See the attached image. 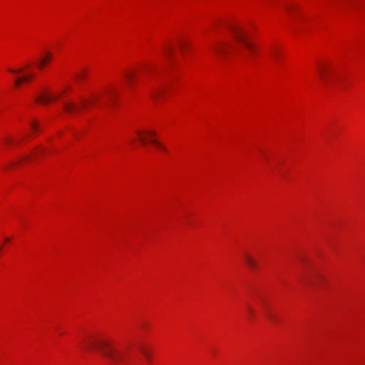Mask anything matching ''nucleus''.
<instances>
[{"instance_id": "f257e3e1", "label": "nucleus", "mask_w": 365, "mask_h": 365, "mask_svg": "<svg viewBox=\"0 0 365 365\" xmlns=\"http://www.w3.org/2000/svg\"><path fill=\"white\" fill-rule=\"evenodd\" d=\"M82 348L86 351L96 350L107 358L112 365H119L118 362L121 360V354L113 349L110 344L101 338L91 336L86 339L82 345Z\"/></svg>"}, {"instance_id": "f03ea898", "label": "nucleus", "mask_w": 365, "mask_h": 365, "mask_svg": "<svg viewBox=\"0 0 365 365\" xmlns=\"http://www.w3.org/2000/svg\"><path fill=\"white\" fill-rule=\"evenodd\" d=\"M98 96H92L91 99L81 98L79 104L76 103L73 101H65L63 103V109L68 115H73L86 108L89 104L97 101Z\"/></svg>"}, {"instance_id": "7ed1b4c3", "label": "nucleus", "mask_w": 365, "mask_h": 365, "mask_svg": "<svg viewBox=\"0 0 365 365\" xmlns=\"http://www.w3.org/2000/svg\"><path fill=\"white\" fill-rule=\"evenodd\" d=\"M227 28L232 33L233 37L237 41L242 43L251 51H254L253 46L247 41L246 35L240 28L232 25H227Z\"/></svg>"}, {"instance_id": "20e7f679", "label": "nucleus", "mask_w": 365, "mask_h": 365, "mask_svg": "<svg viewBox=\"0 0 365 365\" xmlns=\"http://www.w3.org/2000/svg\"><path fill=\"white\" fill-rule=\"evenodd\" d=\"M213 50L220 54L229 53L232 50H235L232 45L227 43H220L213 48Z\"/></svg>"}, {"instance_id": "39448f33", "label": "nucleus", "mask_w": 365, "mask_h": 365, "mask_svg": "<svg viewBox=\"0 0 365 365\" xmlns=\"http://www.w3.org/2000/svg\"><path fill=\"white\" fill-rule=\"evenodd\" d=\"M52 58H53V54L49 51L46 52L38 62L37 66L40 69H43L47 65V63H48L50 62V61L52 59Z\"/></svg>"}, {"instance_id": "423d86ee", "label": "nucleus", "mask_w": 365, "mask_h": 365, "mask_svg": "<svg viewBox=\"0 0 365 365\" xmlns=\"http://www.w3.org/2000/svg\"><path fill=\"white\" fill-rule=\"evenodd\" d=\"M56 98V97H53L49 94L44 93L39 95L36 98V101L41 104H46L51 102V101L55 100Z\"/></svg>"}, {"instance_id": "0eeeda50", "label": "nucleus", "mask_w": 365, "mask_h": 365, "mask_svg": "<svg viewBox=\"0 0 365 365\" xmlns=\"http://www.w3.org/2000/svg\"><path fill=\"white\" fill-rule=\"evenodd\" d=\"M244 259L246 264L251 269H255L257 267V262L248 254H245Z\"/></svg>"}, {"instance_id": "6e6552de", "label": "nucleus", "mask_w": 365, "mask_h": 365, "mask_svg": "<svg viewBox=\"0 0 365 365\" xmlns=\"http://www.w3.org/2000/svg\"><path fill=\"white\" fill-rule=\"evenodd\" d=\"M329 73V70L327 69L326 68H319V76L326 84L330 83Z\"/></svg>"}, {"instance_id": "1a4fd4ad", "label": "nucleus", "mask_w": 365, "mask_h": 365, "mask_svg": "<svg viewBox=\"0 0 365 365\" xmlns=\"http://www.w3.org/2000/svg\"><path fill=\"white\" fill-rule=\"evenodd\" d=\"M150 142L152 143L153 144H154L156 147H158L159 149L162 150L163 151L167 152L166 148L163 144H161L160 142H158L155 140H153V139H151L150 140Z\"/></svg>"}, {"instance_id": "9d476101", "label": "nucleus", "mask_w": 365, "mask_h": 365, "mask_svg": "<svg viewBox=\"0 0 365 365\" xmlns=\"http://www.w3.org/2000/svg\"><path fill=\"white\" fill-rule=\"evenodd\" d=\"M136 133L139 135V140L141 142V143L143 145H145L148 142L147 138L143 136V135L145 134V132L137 130Z\"/></svg>"}, {"instance_id": "9b49d317", "label": "nucleus", "mask_w": 365, "mask_h": 365, "mask_svg": "<svg viewBox=\"0 0 365 365\" xmlns=\"http://www.w3.org/2000/svg\"><path fill=\"white\" fill-rule=\"evenodd\" d=\"M134 76H135V73L133 72H126L125 73V77L127 79V81H128V83H132V80L134 78Z\"/></svg>"}, {"instance_id": "f8f14e48", "label": "nucleus", "mask_w": 365, "mask_h": 365, "mask_svg": "<svg viewBox=\"0 0 365 365\" xmlns=\"http://www.w3.org/2000/svg\"><path fill=\"white\" fill-rule=\"evenodd\" d=\"M139 349L140 351V352L142 353V354H143V356L147 359H150V355H149V353L148 352V351L142 346H140L139 347Z\"/></svg>"}, {"instance_id": "ddd939ff", "label": "nucleus", "mask_w": 365, "mask_h": 365, "mask_svg": "<svg viewBox=\"0 0 365 365\" xmlns=\"http://www.w3.org/2000/svg\"><path fill=\"white\" fill-rule=\"evenodd\" d=\"M271 55L274 58H278L279 55V51L276 48H272L270 51Z\"/></svg>"}, {"instance_id": "4468645a", "label": "nucleus", "mask_w": 365, "mask_h": 365, "mask_svg": "<svg viewBox=\"0 0 365 365\" xmlns=\"http://www.w3.org/2000/svg\"><path fill=\"white\" fill-rule=\"evenodd\" d=\"M33 77V75H26L21 77V81H23L24 83L25 82H29Z\"/></svg>"}, {"instance_id": "2eb2a0df", "label": "nucleus", "mask_w": 365, "mask_h": 365, "mask_svg": "<svg viewBox=\"0 0 365 365\" xmlns=\"http://www.w3.org/2000/svg\"><path fill=\"white\" fill-rule=\"evenodd\" d=\"M165 54L167 56H170L173 53V48L171 46H169L168 47L165 48L164 49Z\"/></svg>"}, {"instance_id": "dca6fc26", "label": "nucleus", "mask_w": 365, "mask_h": 365, "mask_svg": "<svg viewBox=\"0 0 365 365\" xmlns=\"http://www.w3.org/2000/svg\"><path fill=\"white\" fill-rule=\"evenodd\" d=\"M286 10L289 14L292 15L294 13L295 8L294 6H287Z\"/></svg>"}, {"instance_id": "f3484780", "label": "nucleus", "mask_w": 365, "mask_h": 365, "mask_svg": "<svg viewBox=\"0 0 365 365\" xmlns=\"http://www.w3.org/2000/svg\"><path fill=\"white\" fill-rule=\"evenodd\" d=\"M162 92L161 90L154 91L151 93V96L153 98L155 99L158 95Z\"/></svg>"}, {"instance_id": "a211bd4d", "label": "nucleus", "mask_w": 365, "mask_h": 365, "mask_svg": "<svg viewBox=\"0 0 365 365\" xmlns=\"http://www.w3.org/2000/svg\"><path fill=\"white\" fill-rule=\"evenodd\" d=\"M31 128L33 129V130L34 132L38 130V123H37V122H35V121L31 122Z\"/></svg>"}, {"instance_id": "6ab92c4d", "label": "nucleus", "mask_w": 365, "mask_h": 365, "mask_svg": "<svg viewBox=\"0 0 365 365\" xmlns=\"http://www.w3.org/2000/svg\"><path fill=\"white\" fill-rule=\"evenodd\" d=\"M187 45V43L185 42V41H180L178 42V46H179V48L182 50Z\"/></svg>"}, {"instance_id": "aec40b11", "label": "nucleus", "mask_w": 365, "mask_h": 365, "mask_svg": "<svg viewBox=\"0 0 365 365\" xmlns=\"http://www.w3.org/2000/svg\"><path fill=\"white\" fill-rule=\"evenodd\" d=\"M22 83H24V82H23V81H21V77H20V78H18L15 81L14 84H15V86H17V87H18V86H19Z\"/></svg>"}, {"instance_id": "412c9836", "label": "nucleus", "mask_w": 365, "mask_h": 365, "mask_svg": "<svg viewBox=\"0 0 365 365\" xmlns=\"http://www.w3.org/2000/svg\"><path fill=\"white\" fill-rule=\"evenodd\" d=\"M9 71L13 73L17 74V73H22L24 71V69H22V68L19 69V70L9 69Z\"/></svg>"}, {"instance_id": "4be33fe9", "label": "nucleus", "mask_w": 365, "mask_h": 365, "mask_svg": "<svg viewBox=\"0 0 365 365\" xmlns=\"http://www.w3.org/2000/svg\"><path fill=\"white\" fill-rule=\"evenodd\" d=\"M145 134H146L147 135L150 136V137L155 135V131H153V130L146 131V132H145Z\"/></svg>"}, {"instance_id": "5701e85b", "label": "nucleus", "mask_w": 365, "mask_h": 365, "mask_svg": "<svg viewBox=\"0 0 365 365\" xmlns=\"http://www.w3.org/2000/svg\"><path fill=\"white\" fill-rule=\"evenodd\" d=\"M12 141H13V139L9 137L5 138V139H4V142L6 144H9V143H12Z\"/></svg>"}, {"instance_id": "b1692460", "label": "nucleus", "mask_w": 365, "mask_h": 365, "mask_svg": "<svg viewBox=\"0 0 365 365\" xmlns=\"http://www.w3.org/2000/svg\"><path fill=\"white\" fill-rule=\"evenodd\" d=\"M267 317H268V318H269L270 320H272V321H273V322H274V321L276 320L275 317H274L273 314H267Z\"/></svg>"}, {"instance_id": "393cba45", "label": "nucleus", "mask_w": 365, "mask_h": 365, "mask_svg": "<svg viewBox=\"0 0 365 365\" xmlns=\"http://www.w3.org/2000/svg\"><path fill=\"white\" fill-rule=\"evenodd\" d=\"M30 158H31V156H30V155H26V156H25V157H24V158H21V159L19 160V161L26 160H29V159H30Z\"/></svg>"}, {"instance_id": "a878e982", "label": "nucleus", "mask_w": 365, "mask_h": 365, "mask_svg": "<svg viewBox=\"0 0 365 365\" xmlns=\"http://www.w3.org/2000/svg\"><path fill=\"white\" fill-rule=\"evenodd\" d=\"M248 312H249V313H250V314L251 316H252V315L254 314V310H253V309H252V307H248Z\"/></svg>"}, {"instance_id": "bb28decb", "label": "nucleus", "mask_w": 365, "mask_h": 365, "mask_svg": "<svg viewBox=\"0 0 365 365\" xmlns=\"http://www.w3.org/2000/svg\"><path fill=\"white\" fill-rule=\"evenodd\" d=\"M108 96L110 98H112L114 96V91H110L109 93H108Z\"/></svg>"}, {"instance_id": "cd10ccee", "label": "nucleus", "mask_w": 365, "mask_h": 365, "mask_svg": "<svg viewBox=\"0 0 365 365\" xmlns=\"http://www.w3.org/2000/svg\"><path fill=\"white\" fill-rule=\"evenodd\" d=\"M305 282H307V284H309L311 285L314 284V283L309 279H304Z\"/></svg>"}, {"instance_id": "c85d7f7f", "label": "nucleus", "mask_w": 365, "mask_h": 365, "mask_svg": "<svg viewBox=\"0 0 365 365\" xmlns=\"http://www.w3.org/2000/svg\"><path fill=\"white\" fill-rule=\"evenodd\" d=\"M38 150H36V151H34V155H37V154H38Z\"/></svg>"}, {"instance_id": "c756f323", "label": "nucleus", "mask_w": 365, "mask_h": 365, "mask_svg": "<svg viewBox=\"0 0 365 365\" xmlns=\"http://www.w3.org/2000/svg\"><path fill=\"white\" fill-rule=\"evenodd\" d=\"M5 241H6V242H9V241H10V239H9V238H6V239H5Z\"/></svg>"}]
</instances>
